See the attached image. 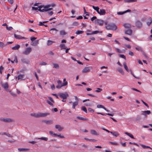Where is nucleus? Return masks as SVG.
<instances>
[{
  "mask_svg": "<svg viewBox=\"0 0 152 152\" xmlns=\"http://www.w3.org/2000/svg\"><path fill=\"white\" fill-rule=\"evenodd\" d=\"M107 29L114 31L117 29V27L116 25L113 23H111L108 24L106 26Z\"/></svg>",
  "mask_w": 152,
  "mask_h": 152,
  "instance_id": "obj_1",
  "label": "nucleus"
},
{
  "mask_svg": "<svg viewBox=\"0 0 152 152\" xmlns=\"http://www.w3.org/2000/svg\"><path fill=\"white\" fill-rule=\"evenodd\" d=\"M135 49L138 51H140L141 52H142L143 50L142 48L140 46H137L135 47Z\"/></svg>",
  "mask_w": 152,
  "mask_h": 152,
  "instance_id": "obj_25",
  "label": "nucleus"
},
{
  "mask_svg": "<svg viewBox=\"0 0 152 152\" xmlns=\"http://www.w3.org/2000/svg\"><path fill=\"white\" fill-rule=\"evenodd\" d=\"M5 46V45L2 42H0V47L3 48Z\"/></svg>",
  "mask_w": 152,
  "mask_h": 152,
  "instance_id": "obj_50",
  "label": "nucleus"
},
{
  "mask_svg": "<svg viewBox=\"0 0 152 152\" xmlns=\"http://www.w3.org/2000/svg\"><path fill=\"white\" fill-rule=\"evenodd\" d=\"M91 133L93 135H98L99 134L97 133L94 130H92L91 131Z\"/></svg>",
  "mask_w": 152,
  "mask_h": 152,
  "instance_id": "obj_21",
  "label": "nucleus"
},
{
  "mask_svg": "<svg viewBox=\"0 0 152 152\" xmlns=\"http://www.w3.org/2000/svg\"><path fill=\"white\" fill-rule=\"evenodd\" d=\"M24 76L25 75L24 74H20L18 76L17 79L18 80H23L24 79H23V78L24 77Z\"/></svg>",
  "mask_w": 152,
  "mask_h": 152,
  "instance_id": "obj_15",
  "label": "nucleus"
},
{
  "mask_svg": "<svg viewBox=\"0 0 152 152\" xmlns=\"http://www.w3.org/2000/svg\"><path fill=\"white\" fill-rule=\"evenodd\" d=\"M111 134H112L113 136L115 137H117L119 135V134L117 132L114 131L111 132Z\"/></svg>",
  "mask_w": 152,
  "mask_h": 152,
  "instance_id": "obj_19",
  "label": "nucleus"
},
{
  "mask_svg": "<svg viewBox=\"0 0 152 152\" xmlns=\"http://www.w3.org/2000/svg\"><path fill=\"white\" fill-rule=\"evenodd\" d=\"M92 69L91 66L86 67L83 70L82 72L83 73H86L89 72Z\"/></svg>",
  "mask_w": 152,
  "mask_h": 152,
  "instance_id": "obj_4",
  "label": "nucleus"
},
{
  "mask_svg": "<svg viewBox=\"0 0 152 152\" xmlns=\"http://www.w3.org/2000/svg\"><path fill=\"white\" fill-rule=\"evenodd\" d=\"M76 118L79 120L81 121H86L87 119L85 118L81 117L80 116H77Z\"/></svg>",
  "mask_w": 152,
  "mask_h": 152,
  "instance_id": "obj_24",
  "label": "nucleus"
},
{
  "mask_svg": "<svg viewBox=\"0 0 152 152\" xmlns=\"http://www.w3.org/2000/svg\"><path fill=\"white\" fill-rule=\"evenodd\" d=\"M53 67L55 68L58 69L59 67V65L57 64H53Z\"/></svg>",
  "mask_w": 152,
  "mask_h": 152,
  "instance_id": "obj_33",
  "label": "nucleus"
},
{
  "mask_svg": "<svg viewBox=\"0 0 152 152\" xmlns=\"http://www.w3.org/2000/svg\"><path fill=\"white\" fill-rule=\"evenodd\" d=\"M45 6V8L48 9V8L51 7V4H47Z\"/></svg>",
  "mask_w": 152,
  "mask_h": 152,
  "instance_id": "obj_59",
  "label": "nucleus"
},
{
  "mask_svg": "<svg viewBox=\"0 0 152 152\" xmlns=\"http://www.w3.org/2000/svg\"><path fill=\"white\" fill-rule=\"evenodd\" d=\"M123 26L125 28H130L131 27V25L130 24H129L124 23L123 25Z\"/></svg>",
  "mask_w": 152,
  "mask_h": 152,
  "instance_id": "obj_27",
  "label": "nucleus"
},
{
  "mask_svg": "<svg viewBox=\"0 0 152 152\" xmlns=\"http://www.w3.org/2000/svg\"><path fill=\"white\" fill-rule=\"evenodd\" d=\"M44 8L42 9H39L38 10L40 12H47L48 11V9L46 8H45V6H44L43 7Z\"/></svg>",
  "mask_w": 152,
  "mask_h": 152,
  "instance_id": "obj_22",
  "label": "nucleus"
},
{
  "mask_svg": "<svg viewBox=\"0 0 152 152\" xmlns=\"http://www.w3.org/2000/svg\"><path fill=\"white\" fill-rule=\"evenodd\" d=\"M129 72H130V73H131V74L133 75V76L134 77H135V78H136V79H139V78L138 77H136L134 75V74L132 72V70L131 69H129Z\"/></svg>",
  "mask_w": 152,
  "mask_h": 152,
  "instance_id": "obj_45",
  "label": "nucleus"
},
{
  "mask_svg": "<svg viewBox=\"0 0 152 152\" xmlns=\"http://www.w3.org/2000/svg\"><path fill=\"white\" fill-rule=\"evenodd\" d=\"M124 66L126 70L128 72H129V69H128L127 66L125 62H124L123 63Z\"/></svg>",
  "mask_w": 152,
  "mask_h": 152,
  "instance_id": "obj_28",
  "label": "nucleus"
},
{
  "mask_svg": "<svg viewBox=\"0 0 152 152\" xmlns=\"http://www.w3.org/2000/svg\"><path fill=\"white\" fill-rule=\"evenodd\" d=\"M118 71L122 75L124 74V72L123 69L121 68H119L118 69Z\"/></svg>",
  "mask_w": 152,
  "mask_h": 152,
  "instance_id": "obj_36",
  "label": "nucleus"
},
{
  "mask_svg": "<svg viewBox=\"0 0 152 152\" xmlns=\"http://www.w3.org/2000/svg\"><path fill=\"white\" fill-rule=\"evenodd\" d=\"M55 128L58 129L59 132L61 131L64 129L63 127H61L59 125H55Z\"/></svg>",
  "mask_w": 152,
  "mask_h": 152,
  "instance_id": "obj_12",
  "label": "nucleus"
},
{
  "mask_svg": "<svg viewBox=\"0 0 152 152\" xmlns=\"http://www.w3.org/2000/svg\"><path fill=\"white\" fill-rule=\"evenodd\" d=\"M98 13L100 15H104L106 14V12L104 9H101L99 10V12Z\"/></svg>",
  "mask_w": 152,
  "mask_h": 152,
  "instance_id": "obj_13",
  "label": "nucleus"
},
{
  "mask_svg": "<svg viewBox=\"0 0 152 152\" xmlns=\"http://www.w3.org/2000/svg\"><path fill=\"white\" fill-rule=\"evenodd\" d=\"M42 121L48 124H50L53 123V121L51 120H43Z\"/></svg>",
  "mask_w": 152,
  "mask_h": 152,
  "instance_id": "obj_14",
  "label": "nucleus"
},
{
  "mask_svg": "<svg viewBox=\"0 0 152 152\" xmlns=\"http://www.w3.org/2000/svg\"><path fill=\"white\" fill-rule=\"evenodd\" d=\"M142 115H144L146 117V114L149 115L151 113V111L150 110H147L142 111Z\"/></svg>",
  "mask_w": 152,
  "mask_h": 152,
  "instance_id": "obj_10",
  "label": "nucleus"
},
{
  "mask_svg": "<svg viewBox=\"0 0 152 152\" xmlns=\"http://www.w3.org/2000/svg\"><path fill=\"white\" fill-rule=\"evenodd\" d=\"M132 33V31L131 29H128L125 31V33L126 34L130 35Z\"/></svg>",
  "mask_w": 152,
  "mask_h": 152,
  "instance_id": "obj_18",
  "label": "nucleus"
},
{
  "mask_svg": "<svg viewBox=\"0 0 152 152\" xmlns=\"http://www.w3.org/2000/svg\"><path fill=\"white\" fill-rule=\"evenodd\" d=\"M102 33V31H92L91 33H87L86 34L88 35H91L92 34H96L99 33Z\"/></svg>",
  "mask_w": 152,
  "mask_h": 152,
  "instance_id": "obj_11",
  "label": "nucleus"
},
{
  "mask_svg": "<svg viewBox=\"0 0 152 152\" xmlns=\"http://www.w3.org/2000/svg\"><path fill=\"white\" fill-rule=\"evenodd\" d=\"M48 98L51 102H52L53 103H54V101H53V98L49 96L48 97Z\"/></svg>",
  "mask_w": 152,
  "mask_h": 152,
  "instance_id": "obj_63",
  "label": "nucleus"
},
{
  "mask_svg": "<svg viewBox=\"0 0 152 152\" xmlns=\"http://www.w3.org/2000/svg\"><path fill=\"white\" fill-rule=\"evenodd\" d=\"M32 50L31 48L30 47L27 48L23 52V53L27 55L29 54Z\"/></svg>",
  "mask_w": 152,
  "mask_h": 152,
  "instance_id": "obj_5",
  "label": "nucleus"
},
{
  "mask_svg": "<svg viewBox=\"0 0 152 152\" xmlns=\"http://www.w3.org/2000/svg\"><path fill=\"white\" fill-rule=\"evenodd\" d=\"M124 133L126 135L130 137L132 139H134L133 135L131 133L127 132H125Z\"/></svg>",
  "mask_w": 152,
  "mask_h": 152,
  "instance_id": "obj_26",
  "label": "nucleus"
},
{
  "mask_svg": "<svg viewBox=\"0 0 152 152\" xmlns=\"http://www.w3.org/2000/svg\"><path fill=\"white\" fill-rule=\"evenodd\" d=\"M1 85L6 91H7L8 90L9 85L6 82L4 83H2Z\"/></svg>",
  "mask_w": 152,
  "mask_h": 152,
  "instance_id": "obj_9",
  "label": "nucleus"
},
{
  "mask_svg": "<svg viewBox=\"0 0 152 152\" xmlns=\"http://www.w3.org/2000/svg\"><path fill=\"white\" fill-rule=\"evenodd\" d=\"M47 102L50 105H51V106H52V107H53L54 106V105H53V104L52 102H51V101L50 102V101H49V100H47Z\"/></svg>",
  "mask_w": 152,
  "mask_h": 152,
  "instance_id": "obj_43",
  "label": "nucleus"
},
{
  "mask_svg": "<svg viewBox=\"0 0 152 152\" xmlns=\"http://www.w3.org/2000/svg\"><path fill=\"white\" fill-rule=\"evenodd\" d=\"M31 116H34L35 117L37 118V113H34L31 114Z\"/></svg>",
  "mask_w": 152,
  "mask_h": 152,
  "instance_id": "obj_56",
  "label": "nucleus"
},
{
  "mask_svg": "<svg viewBox=\"0 0 152 152\" xmlns=\"http://www.w3.org/2000/svg\"><path fill=\"white\" fill-rule=\"evenodd\" d=\"M9 92L10 93V94L14 97H15L17 96V95L16 94L12 92L11 91H10Z\"/></svg>",
  "mask_w": 152,
  "mask_h": 152,
  "instance_id": "obj_54",
  "label": "nucleus"
},
{
  "mask_svg": "<svg viewBox=\"0 0 152 152\" xmlns=\"http://www.w3.org/2000/svg\"><path fill=\"white\" fill-rule=\"evenodd\" d=\"M60 47L61 48V49H66V47L65 46V45L64 44H61L60 45Z\"/></svg>",
  "mask_w": 152,
  "mask_h": 152,
  "instance_id": "obj_35",
  "label": "nucleus"
},
{
  "mask_svg": "<svg viewBox=\"0 0 152 152\" xmlns=\"http://www.w3.org/2000/svg\"><path fill=\"white\" fill-rule=\"evenodd\" d=\"M78 104V102H73V105L72 108L73 109H75V107Z\"/></svg>",
  "mask_w": 152,
  "mask_h": 152,
  "instance_id": "obj_30",
  "label": "nucleus"
},
{
  "mask_svg": "<svg viewBox=\"0 0 152 152\" xmlns=\"http://www.w3.org/2000/svg\"><path fill=\"white\" fill-rule=\"evenodd\" d=\"M20 47V45H17L13 47L12 48V49L13 50H17Z\"/></svg>",
  "mask_w": 152,
  "mask_h": 152,
  "instance_id": "obj_23",
  "label": "nucleus"
},
{
  "mask_svg": "<svg viewBox=\"0 0 152 152\" xmlns=\"http://www.w3.org/2000/svg\"><path fill=\"white\" fill-rule=\"evenodd\" d=\"M62 87V85H58L56 86V88L58 89H60Z\"/></svg>",
  "mask_w": 152,
  "mask_h": 152,
  "instance_id": "obj_62",
  "label": "nucleus"
},
{
  "mask_svg": "<svg viewBox=\"0 0 152 152\" xmlns=\"http://www.w3.org/2000/svg\"><path fill=\"white\" fill-rule=\"evenodd\" d=\"M39 40H37L34 41V42L31 43V45L35 46L38 43Z\"/></svg>",
  "mask_w": 152,
  "mask_h": 152,
  "instance_id": "obj_31",
  "label": "nucleus"
},
{
  "mask_svg": "<svg viewBox=\"0 0 152 152\" xmlns=\"http://www.w3.org/2000/svg\"><path fill=\"white\" fill-rule=\"evenodd\" d=\"M136 26L138 28H140L142 26V23L140 20H137L135 23Z\"/></svg>",
  "mask_w": 152,
  "mask_h": 152,
  "instance_id": "obj_6",
  "label": "nucleus"
},
{
  "mask_svg": "<svg viewBox=\"0 0 152 152\" xmlns=\"http://www.w3.org/2000/svg\"><path fill=\"white\" fill-rule=\"evenodd\" d=\"M50 31L51 34L53 35H55L57 34L58 31V30L55 28H53L50 29Z\"/></svg>",
  "mask_w": 152,
  "mask_h": 152,
  "instance_id": "obj_8",
  "label": "nucleus"
},
{
  "mask_svg": "<svg viewBox=\"0 0 152 152\" xmlns=\"http://www.w3.org/2000/svg\"><path fill=\"white\" fill-rule=\"evenodd\" d=\"M84 139L85 140L88 141H92L94 142H96V140L94 139H89L86 138H85Z\"/></svg>",
  "mask_w": 152,
  "mask_h": 152,
  "instance_id": "obj_46",
  "label": "nucleus"
},
{
  "mask_svg": "<svg viewBox=\"0 0 152 152\" xmlns=\"http://www.w3.org/2000/svg\"><path fill=\"white\" fill-rule=\"evenodd\" d=\"M102 91V88H98L97 89V90L95 91V92H100Z\"/></svg>",
  "mask_w": 152,
  "mask_h": 152,
  "instance_id": "obj_53",
  "label": "nucleus"
},
{
  "mask_svg": "<svg viewBox=\"0 0 152 152\" xmlns=\"http://www.w3.org/2000/svg\"><path fill=\"white\" fill-rule=\"evenodd\" d=\"M21 61L23 63L28 64L29 61L28 60L25 58H23L21 59Z\"/></svg>",
  "mask_w": 152,
  "mask_h": 152,
  "instance_id": "obj_16",
  "label": "nucleus"
},
{
  "mask_svg": "<svg viewBox=\"0 0 152 152\" xmlns=\"http://www.w3.org/2000/svg\"><path fill=\"white\" fill-rule=\"evenodd\" d=\"M14 36L15 38L16 39H20V37H21V36L20 35L14 34Z\"/></svg>",
  "mask_w": 152,
  "mask_h": 152,
  "instance_id": "obj_34",
  "label": "nucleus"
},
{
  "mask_svg": "<svg viewBox=\"0 0 152 152\" xmlns=\"http://www.w3.org/2000/svg\"><path fill=\"white\" fill-rule=\"evenodd\" d=\"M56 137H58L61 138H63L64 137L63 135H61L60 134H56Z\"/></svg>",
  "mask_w": 152,
  "mask_h": 152,
  "instance_id": "obj_48",
  "label": "nucleus"
},
{
  "mask_svg": "<svg viewBox=\"0 0 152 152\" xmlns=\"http://www.w3.org/2000/svg\"><path fill=\"white\" fill-rule=\"evenodd\" d=\"M94 23L96 24H98L100 26L103 25L104 21L102 19H96L94 21Z\"/></svg>",
  "mask_w": 152,
  "mask_h": 152,
  "instance_id": "obj_3",
  "label": "nucleus"
},
{
  "mask_svg": "<svg viewBox=\"0 0 152 152\" xmlns=\"http://www.w3.org/2000/svg\"><path fill=\"white\" fill-rule=\"evenodd\" d=\"M81 109L82 110L84 111L86 113H87V109L85 107L83 106L81 108Z\"/></svg>",
  "mask_w": 152,
  "mask_h": 152,
  "instance_id": "obj_37",
  "label": "nucleus"
},
{
  "mask_svg": "<svg viewBox=\"0 0 152 152\" xmlns=\"http://www.w3.org/2000/svg\"><path fill=\"white\" fill-rule=\"evenodd\" d=\"M93 8L98 13H99V8L97 7H95L94 6H92Z\"/></svg>",
  "mask_w": 152,
  "mask_h": 152,
  "instance_id": "obj_29",
  "label": "nucleus"
},
{
  "mask_svg": "<svg viewBox=\"0 0 152 152\" xmlns=\"http://www.w3.org/2000/svg\"><path fill=\"white\" fill-rule=\"evenodd\" d=\"M0 120L6 122H11L12 120L11 119L7 118H0Z\"/></svg>",
  "mask_w": 152,
  "mask_h": 152,
  "instance_id": "obj_7",
  "label": "nucleus"
},
{
  "mask_svg": "<svg viewBox=\"0 0 152 152\" xmlns=\"http://www.w3.org/2000/svg\"><path fill=\"white\" fill-rule=\"evenodd\" d=\"M79 24L76 21H74L73 22L72 24V25L74 26H77Z\"/></svg>",
  "mask_w": 152,
  "mask_h": 152,
  "instance_id": "obj_51",
  "label": "nucleus"
},
{
  "mask_svg": "<svg viewBox=\"0 0 152 152\" xmlns=\"http://www.w3.org/2000/svg\"><path fill=\"white\" fill-rule=\"evenodd\" d=\"M83 33V31L79 30L76 31L75 34L77 35L82 34Z\"/></svg>",
  "mask_w": 152,
  "mask_h": 152,
  "instance_id": "obj_32",
  "label": "nucleus"
},
{
  "mask_svg": "<svg viewBox=\"0 0 152 152\" xmlns=\"http://www.w3.org/2000/svg\"><path fill=\"white\" fill-rule=\"evenodd\" d=\"M131 89L134 91H137V92H140V93H141V91L138 90H137V89H136V88H131Z\"/></svg>",
  "mask_w": 152,
  "mask_h": 152,
  "instance_id": "obj_58",
  "label": "nucleus"
},
{
  "mask_svg": "<svg viewBox=\"0 0 152 152\" xmlns=\"http://www.w3.org/2000/svg\"><path fill=\"white\" fill-rule=\"evenodd\" d=\"M148 26H149L151 25V24H152V18L151 17H150L148 19V20L146 22Z\"/></svg>",
  "mask_w": 152,
  "mask_h": 152,
  "instance_id": "obj_17",
  "label": "nucleus"
},
{
  "mask_svg": "<svg viewBox=\"0 0 152 152\" xmlns=\"http://www.w3.org/2000/svg\"><path fill=\"white\" fill-rule=\"evenodd\" d=\"M37 39V37H31V41L33 42L34 40L36 39Z\"/></svg>",
  "mask_w": 152,
  "mask_h": 152,
  "instance_id": "obj_57",
  "label": "nucleus"
},
{
  "mask_svg": "<svg viewBox=\"0 0 152 152\" xmlns=\"http://www.w3.org/2000/svg\"><path fill=\"white\" fill-rule=\"evenodd\" d=\"M97 114H100V115H109V116H113V115H114L113 114L109 113H106L105 114H104V113H102L97 112Z\"/></svg>",
  "mask_w": 152,
  "mask_h": 152,
  "instance_id": "obj_20",
  "label": "nucleus"
},
{
  "mask_svg": "<svg viewBox=\"0 0 152 152\" xmlns=\"http://www.w3.org/2000/svg\"><path fill=\"white\" fill-rule=\"evenodd\" d=\"M50 134L52 135V136L56 137V134L55 133L53 132L52 131H50L49 132Z\"/></svg>",
  "mask_w": 152,
  "mask_h": 152,
  "instance_id": "obj_39",
  "label": "nucleus"
},
{
  "mask_svg": "<svg viewBox=\"0 0 152 152\" xmlns=\"http://www.w3.org/2000/svg\"><path fill=\"white\" fill-rule=\"evenodd\" d=\"M142 102V103L145 105L148 108L149 107V106H148V104L146 103L144 101H143L142 100H141Z\"/></svg>",
  "mask_w": 152,
  "mask_h": 152,
  "instance_id": "obj_60",
  "label": "nucleus"
},
{
  "mask_svg": "<svg viewBox=\"0 0 152 152\" xmlns=\"http://www.w3.org/2000/svg\"><path fill=\"white\" fill-rule=\"evenodd\" d=\"M14 62H15L16 63H18V60H17V56H15V57L14 59Z\"/></svg>",
  "mask_w": 152,
  "mask_h": 152,
  "instance_id": "obj_61",
  "label": "nucleus"
},
{
  "mask_svg": "<svg viewBox=\"0 0 152 152\" xmlns=\"http://www.w3.org/2000/svg\"><path fill=\"white\" fill-rule=\"evenodd\" d=\"M18 150L19 151H26L27 150V149L23 148H19L18 149Z\"/></svg>",
  "mask_w": 152,
  "mask_h": 152,
  "instance_id": "obj_47",
  "label": "nucleus"
},
{
  "mask_svg": "<svg viewBox=\"0 0 152 152\" xmlns=\"http://www.w3.org/2000/svg\"><path fill=\"white\" fill-rule=\"evenodd\" d=\"M97 107L98 108H103L104 107L103 105H101V104L97 105Z\"/></svg>",
  "mask_w": 152,
  "mask_h": 152,
  "instance_id": "obj_55",
  "label": "nucleus"
},
{
  "mask_svg": "<svg viewBox=\"0 0 152 152\" xmlns=\"http://www.w3.org/2000/svg\"><path fill=\"white\" fill-rule=\"evenodd\" d=\"M119 56L121 58H123L125 60H126V57L125 55L123 54H120L119 55Z\"/></svg>",
  "mask_w": 152,
  "mask_h": 152,
  "instance_id": "obj_49",
  "label": "nucleus"
},
{
  "mask_svg": "<svg viewBox=\"0 0 152 152\" xmlns=\"http://www.w3.org/2000/svg\"><path fill=\"white\" fill-rule=\"evenodd\" d=\"M109 143L111 144L114 145H119V144L118 143L114 142H109Z\"/></svg>",
  "mask_w": 152,
  "mask_h": 152,
  "instance_id": "obj_44",
  "label": "nucleus"
},
{
  "mask_svg": "<svg viewBox=\"0 0 152 152\" xmlns=\"http://www.w3.org/2000/svg\"><path fill=\"white\" fill-rule=\"evenodd\" d=\"M129 54L131 56H133L134 55V53L130 51H129Z\"/></svg>",
  "mask_w": 152,
  "mask_h": 152,
  "instance_id": "obj_64",
  "label": "nucleus"
},
{
  "mask_svg": "<svg viewBox=\"0 0 152 152\" xmlns=\"http://www.w3.org/2000/svg\"><path fill=\"white\" fill-rule=\"evenodd\" d=\"M38 139H40L41 140H43L46 141H47L48 140V138L47 137H41L40 138H37Z\"/></svg>",
  "mask_w": 152,
  "mask_h": 152,
  "instance_id": "obj_40",
  "label": "nucleus"
},
{
  "mask_svg": "<svg viewBox=\"0 0 152 152\" xmlns=\"http://www.w3.org/2000/svg\"><path fill=\"white\" fill-rule=\"evenodd\" d=\"M60 35H64L66 34V33L64 30H61L60 32Z\"/></svg>",
  "mask_w": 152,
  "mask_h": 152,
  "instance_id": "obj_42",
  "label": "nucleus"
},
{
  "mask_svg": "<svg viewBox=\"0 0 152 152\" xmlns=\"http://www.w3.org/2000/svg\"><path fill=\"white\" fill-rule=\"evenodd\" d=\"M49 115V113H42V117H45L47 116V115Z\"/></svg>",
  "mask_w": 152,
  "mask_h": 152,
  "instance_id": "obj_41",
  "label": "nucleus"
},
{
  "mask_svg": "<svg viewBox=\"0 0 152 152\" xmlns=\"http://www.w3.org/2000/svg\"><path fill=\"white\" fill-rule=\"evenodd\" d=\"M59 96L63 99H65L67 98L69 96V95L68 93L66 92L64 93H60L58 94Z\"/></svg>",
  "mask_w": 152,
  "mask_h": 152,
  "instance_id": "obj_2",
  "label": "nucleus"
},
{
  "mask_svg": "<svg viewBox=\"0 0 152 152\" xmlns=\"http://www.w3.org/2000/svg\"><path fill=\"white\" fill-rule=\"evenodd\" d=\"M137 0H125V1L127 3H129L130 2H137Z\"/></svg>",
  "mask_w": 152,
  "mask_h": 152,
  "instance_id": "obj_38",
  "label": "nucleus"
},
{
  "mask_svg": "<svg viewBox=\"0 0 152 152\" xmlns=\"http://www.w3.org/2000/svg\"><path fill=\"white\" fill-rule=\"evenodd\" d=\"M83 10L84 11V13L86 14V16H89V14L88 12H86L85 9L84 7H83Z\"/></svg>",
  "mask_w": 152,
  "mask_h": 152,
  "instance_id": "obj_52",
  "label": "nucleus"
}]
</instances>
